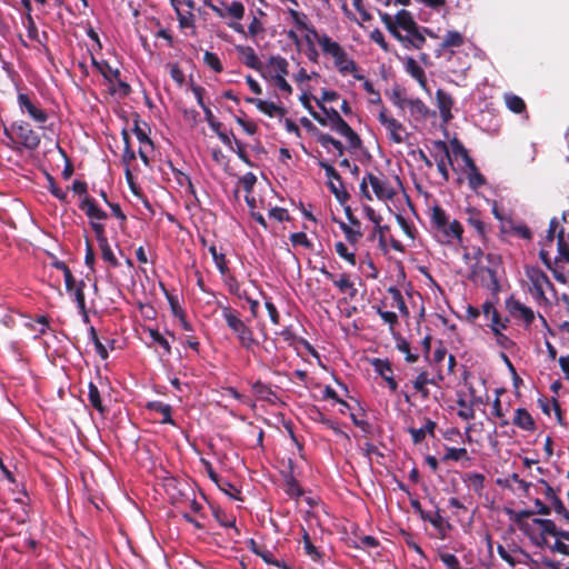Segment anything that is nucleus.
I'll return each instance as SVG.
<instances>
[{
	"label": "nucleus",
	"instance_id": "obj_30",
	"mask_svg": "<svg viewBox=\"0 0 569 569\" xmlns=\"http://www.w3.org/2000/svg\"><path fill=\"white\" fill-rule=\"evenodd\" d=\"M88 400L90 405L101 415L107 412V408L102 402L100 391L93 382L88 385Z\"/></svg>",
	"mask_w": 569,
	"mask_h": 569
},
{
	"label": "nucleus",
	"instance_id": "obj_55",
	"mask_svg": "<svg viewBox=\"0 0 569 569\" xmlns=\"http://www.w3.org/2000/svg\"><path fill=\"white\" fill-rule=\"evenodd\" d=\"M203 61L204 63L211 68L214 72L220 73L223 71L222 63L219 59V57L210 51H206L203 54Z\"/></svg>",
	"mask_w": 569,
	"mask_h": 569
},
{
	"label": "nucleus",
	"instance_id": "obj_64",
	"mask_svg": "<svg viewBox=\"0 0 569 569\" xmlns=\"http://www.w3.org/2000/svg\"><path fill=\"white\" fill-rule=\"evenodd\" d=\"M377 313L381 317V319L389 325L390 329L398 325V316L393 311H385L381 307L376 308Z\"/></svg>",
	"mask_w": 569,
	"mask_h": 569
},
{
	"label": "nucleus",
	"instance_id": "obj_20",
	"mask_svg": "<svg viewBox=\"0 0 569 569\" xmlns=\"http://www.w3.org/2000/svg\"><path fill=\"white\" fill-rule=\"evenodd\" d=\"M513 425L526 431H535L536 423L532 416L525 408H518L515 411Z\"/></svg>",
	"mask_w": 569,
	"mask_h": 569
},
{
	"label": "nucleus",
	"instance_id": "obj_21",
	"mask_svg": "<svg viewBox=\"0 0 569 569\" xmlns=\"http://www.w3.org/2000/svg\"><path fill=\"white\" fill-rule=\"evenodd\" d=\"M436 427H437L436 422L433 420L427 418L423 427L409 428L408 432L412 437V442L415 445H418L426 438L427 435L435 436Z\"/></svg>",
	"mask_w": 569,
	"mask_h": 569
},
{
	"label": "nucleus",
	"instance_id": "obj_2",
	"mask_svg": "<svg viewBox=\"0 0 569 569\" xmlns=\"http://www.w3.org/2000/svg\"><path fill=\"white\" fill-rule=\"evenodd\" d=\"M222 318L224 319L228 328L236 335L239 345L248 350L252 351L258 346V341L254 338L253 330L243 321L238 310L230 306H220Z\"/></svg>",
	"mask_w": 569,
	"mask_h": 569
},
{
	"label": "nucleus",
	"instance_id": "obj_50",
	"mask_svg": "<svg viewBox=\"0 0 569 569\" xmlns=\"http://www.w3.org/2000/svg\"><path fill=\"white\" fill-rule=\"evenodd\" d=\"M300 101L303 106L305 109L308 110V112L310 113V116L321 126H327V119L322 117V114H320L319 112L315 111L311 103H310V98L307 93H302L300 96Z\"/></svg>",
	"mask_w": 569,
	"mask_h": 569
},
{
	"label": "nucleus",
	"instance_id": "obj_39",
	"mask_svg": "<svg viewBox=\"0 0 569 569\" xmlns=\"http://www.w3.org/2000/svg\"><path fill=\"white\" fill-rule=\"evenodd\" d=\"M212 515L214 517V519L222 526V527H226V528H233L234 531L237 533H239V530L238 528L236 527V517L232 516V515H228L222 509L220 508H213L212 509Z\"/></svg>",
	"mask_w": 569,
	"mask_h": 569
},
{
	"label": "nucleus",
	"instance_id": "obj_16",
	"mask_svg": "<svg viewBox=\"0 0 569 569\" xmlns=\"http://www.w3.org/2000/svg\"><path fill=\"white\" fill-rule=\"evenodd\" d=\"M321 273L333 282V284L339 289L340 292H347L350 290V297L355 298L357 293V289L353 287V283L350 280V276L347 273H342L339 280H335V274L328 271L326 268L321 269Z\"/></svg>",
	"mask_w": 569,
	"mask_h": 569
},
{
	"label": "nucleus",
	"instance_id": "obj_49",
	"mask_svg": "<svg viewBox=\"0 0 569 569\" xmlns=\"http://www.w3.org/2000/svg\"><path fill=\"white\" fill-rule=\"evenodd\" d=\"M423 520L429 521L436 529L439 531H443L445 526L450 527L448 522L443 519V517L437 511L433 516L430 513H427L425 511H421L420 516Z\"/></svg>",
	"mask_w": 569,
	"mask_h": 569
},
{
	"label": "nucleus",
	"instance_id": "obj_36",
	"mask_svg": "<svg viewBox=\"0 0 569 569\" xmlns=\"http://www.w3.org/2000/svg\"><path fill=\"white\" fill-rule=\"evenodd\" d=\"M479 272L488 278V282L485 286L495 295L500 291V283L498 280L497 271L489 267H480Z\"/></svg>",
	"mask_w": 569,
	"mask_h": 569
},
{
	"label": "nucleus",
	"instance_id": "obj_48",
	"mask_svg": "<svg viewBox=\"0 0 569 569\" xmlns=\"http://www.w3.org/2000/svg\"><path fill=\"white\" fill-rule=\"evenodd\" d=\"M286 492L295 499H298L303 495L301 486L291 475L286 478Z\"/></svg>",
	"mask_w": 569,
	"mask_h": 569
},
{
	"label": "nucleus",
	"instance_id": "obj_43",
	"mask_svg": "<svg viewBox=\"0 0 569 569\" xmlns=\"http://www.w3.org/2000/svg\"><path fill=\"white\" fill-rule=\"evenodd\" d=\"M84 287H86V283L83 280H81L78 284L74 286L72 291L74 293V299H76V302H77V306H78L80 312L83 313L86 320H88L87 309H86Z\"/></svg>",
	"mask_w": 569,
	"mask_h": 569
},
{
	"label": "nucleus",
	"instance_id": "obj_7",
	"mask_svg": "<svg viewBox=\"0 0 569 569\" xmlns=\"http://www.w3.org/2000/svg\"><path fill=\"white\" fill-rule=\"evenodd\" d=\"M319 166H320V168H322L325 170L326 176L330 180L328 183V187H329L330 191L335 194L336 199L340 203L347 202L350 198V194L343 187L342 178L338 173V171L326 160H320Z\"/></svg>",
	"mask_w": 569,
	"mask_h": 569
},
{
	"label": "nucleus",
	"instance_id": "obj_40",
	"mask_svg": "<svg viewBox=\"0 0 569 569\" xmlns=\"http://www.w3.org/2000/svg\"><path fill=\"white\" fill-rule=\"evenodd\" d=\"M289 13L292 18V21L299 29L306 30L309 33H313V37H318V31L316 30V28L307 23V16L305 13H300L293 9H290Z\"/></svg>",
	"mask_w": 569,
	"mask_h": 569
},
{
	"label": "nucleus",
	"instance_id": "obj_27",
	"mask_svg": "<svg viewBox=\"0 0 569 569\" xmlns=\"http://www.w3.org/2000/svg\"><path fill=\"white\" fill-rule=\"evenodd\" d=\"M426 43V37L422 33L420 27L418 26L415 31H409L406 34V40L403 42V47L406 49H421Z\"/></svg>",
	"mask_w": 569,
	"mask_h": 569
},
{
	"label": "nucleus",
	"instance_id": "obj_18",
	"mask_svg": "<svg viewBox=\"0 0 569 569\" xmlns=\"http://www.w3.org/2000/svg\"><path fill=\"white\" fill-rule=\"evenodd\" d=\"M413 388L417 392H419L422 399H428L430 396L428 385L437 386L438 382L436 378H430L428 371L422 370L418 373L416 379L412 381Z\"/></svg>",
	"mask_w": 569,
	"mask_h": 569
},
{
	"label": "nucleus",
	"instance_id": "obj_37",
	"mask_svg": "<svg viewBox=\"0 0 569 569\" xmlns=\"http://www.w3.org/2000/svg\"><path fill=\"white\" fill-rule=\"evenodd\" d=\"M52 266L58 269V270H61L63 273H62V277H64V284H66V290L68 292H72L74 286H76V279L70 270V268L67 266V263L64 261H61V260H57L52 263Z\"/></svg>",
	"mask_w": 569,
	"mask_h": 569
},
{
	"label": "nucleus",
	"instance_id": "obj_53",
	"mask_svg": "<svg viewBox=\"0 0 569 569\" xmlns=\"http://www.w3.org/2000/svg\"><path fill=\"white\" fill-rule=\"evenodd\" d=\"M335 249H336V252L338 253V256L342 259H345L347 262H349L351 266H356L357 264V259H356V253L355 252H350L348 250V247L339 241L335 244Z\"/></svg>",
	"mask_w": 569,
	"mask_h": 569
},
{
	"label": "nucleus",
	"instance_id": "obj_13",
	"mask_svg": "<svg viewBox=\"0 0 569 569\" xmlns=\"http://www.w3.org/2000/svg\"><path fill=\"white\" fill-rule=\"evenodd\" d=\"M467 223L469 227H471L477 236L480 238L482 242H487L488 240V226L482 220L480 211H478L476 208H468L467 209Z\"/></svg>",
	"mask_w": 569,
	"mask_h": 569
},
{
	"label": "nucleus",
	"instance_id": "obj_44",
	"mask_svg": "<svg viewBox=\"0 0 569 569\" xmlns=\"http://www.w3.org/2000/svg\"><path fill=\"white\" fill-rule=\"evenodd\" d=\"M302 542H303V549H305V552L313 560V561H319L321 560V552L317 549V547L312 543L311 541V538L309 536V533L303 530V536H302Z\"/></svg>",
	"mask_w": 569,
	"mask_h": 569
},
{
	"label": "nucleus",
	"instance_id": "obj_60",
	"mask_svg": "<svg viewBox=\"0 0 569 569\" xmlns=\"http://www.w3.org/2000/svg\"><path fill=\"white\" fill-rule=\"evenodd\" d=\"M24 26L27 28L29 39H31L33 41L41 42V40L39 39V32H38L37 24L32 18L31 13L26 14Z\"/></svg>",
	"mask_w": 569,
	"mask_h": 569
},
{
	"label": "nucleus",
	"instance_id": "obj_15",
	"mask_svg": "<svg viewBox=\"0 0 569 569\" xmlns=\"http://www.w3.org/2000/svg\"><path fill=\"white\" fill-rule=\"evenodd\" d=\"M528 277L537 292V296L541 299H546L543 286L546 284L550 289H553V284L551 283L548 276L542 270L536 268L528 273Z\"/></svg>",
	"mask_w": 569,
	"mask_h": 569
},
{
	"label": "nucleus",
	"instance_id": "obj_63",
	"mask_svg": "<svg viewBox=\"0 0 569 569\" xmlns=\"http://www.w3.org/2000/svg\"><path fill=\"white\" fill-rule=\"evenodd\" d=\"M149 335L153 342L158 343L163 348L164 352L169 355L171 352V346L169 341L156 329H150Z\"/></svg>",
	"mask_w": 569,
	"mask_h": 569
},
{
	"label": "nucleus",
	"instance_id": "obj_29",
	"mask_svg": "<svg viewBox=\"0 0 569 569\" xmlns=\"http://www.w3.org/2000/svg\"><path fill=\"white\" fill-rule=\"evenodd\" d=\"M467 169L468 183L472 190L477 191L479 188L483 187L487 183L486 177L479 171L476 163L470 167H467Z\"/></svg>",
	"mask_w": 569,
	"mask_h": 569
},
{
	"label": "nucleus",
	"instance_id": "obj_32",
	"mask_svg": "<svg viewBox=\"0 0 569 569\" xmlns=\"http://www.w3.org/2000/svg\"><path fill=\"white\" fill-rule=\"evenodd\" d=\"M557 250L558 257L556 261L563 260L569 263V242L566 239L565 229L561 228L557 233Z\"/></svg>",
	"mask_w": 569,
	"mask_h": 569
},
{
	"label": "nucleus",
	"instance_id": "obj_52",
	"mask_svg": "<svg viewBox=\"0 0 569 569\" xmlns=\"http://www.w3.org/2000/svg\"><path fill=\"white\" fill-rule=\"evenodd\" d=\"M397 349L405 355V360L408 363H415L419 356L411 352L410 343L406 339H400L397 342Z\"/></svg>",
	"mask_w": 569,
	"mask_h": 569
},
{
	"label": "nucleus",
	"instance_id": "obj_12",
	"mask_svg": "<svg viewBox=\"0 0 569 569\" xmlns=\"http://www.w3.org/2000/svg\"><path fill=\"white\" fill-rule=\"evenodd\" d=\"M369 184L371 186L376 197L380 200L392 199L396 194L392 187L386 178L378 177L372 172L366 173Z\"/></svg>",
	"mask_w": 569,
	"mask_h": 569
},
{
	"label": "nucleus",
	"instance_id": "obj_14",
	"mask_svg": "<svg viewBox=\"0 0 569 569\" xmlns=\"http://www.w3.org/2000/svg\"><path fill=\"white\" fill-rule=\"evenodd\" d=\"M437 106L443 122L448 123L452 119L451 108L453 106L452 97L442 89L436 92Z\"/></svg>",
	"mask_w": 569,
	"mask_h": 569
},
{
	"label": "nucleus",
	"instance_id": "obj_45",
	"mask_svg": "<svg viewBox=\"0 0 569 569\" xmlns=\"http://www.w3.org/2000/svg\"><path fill=\"white\" fill-rule=\"evenodd\" d=\"M533 523L538 525L541 528V533L546 536L550 535L557 538L561 531L560 529L557 528L556 523L550 519L536 518L533 519Z\"/></svg>",
	"mask_w": 569,
	"mask_h": 569
},
{
	"label": "nucleus",
	"instance_id": "obj_58",
	"mask_svg": "<svg viewBox=\"0 0 569 569\" xmlns=\"http://www.w3.org/2000/svg\"><path fill=\"white\" fill-rule=\"evenodd\" d=\"M226 13L240 20L244 16V6L240 1H232L230 4L226 6Z\"/></svg>",
	"mask_w": 569,
	"mask_h": 569
},
{
	"label": "nucleus",
	"instance_id": "obj_19",
	"mask_svg": "<svg viewBox=\"0 0 569 569\" xmlns=\"http://www.w3.org/2000/svg\"><path fill=\"white\" fill-rule=\"evenodd\" d=\"M237 52L243 57V63L257 71L262 70V63L256 54L253 48L248 46H236Z\"/></svg>",
	"mask_w": 569,
	"mask_h": 569
},
{
	"label": "nucleus",
	"instance_id": "obj_17",
	"mask_svg": "<svg viewBox=\"0 0 569 569\" xmlns=\"http://www.w3.org/2000/svg\"><path fill=\"white\" fill-rule=\"evenodd\" d=\"M289 63L286 58L281 56H271L268 59L266 68L268 69V72L270 73V77H282L288 76Z\"/></svg>",
	"mask_w": 569,
	"mask_h": 569
},
{
	"label": "nucleus",
	"instance_id": "obj_56",
	"mask_svg": "<svg viewBox=\"0 0 569 569\" xmlns=\"http://www.w3.org/2000/svg\"><path fill=\"white\" fill-rule=\"evenodd\" d=\"M290 241L293 246H301L306 249L312 250L313 243L309 240L307 234L302 231L290 234Z\"/></svg>",
	"mask_w": 569,
	"mask_h": 569
},
{
	"label": "nucleus",
	"instance_id": "obj_54",
	"mask_svg": "<svg viewBox=\"0 0 569 569\" xmlns=\"http://www.w3.org/2000/svg\"><path fill=\"white\" fill-rule=\"evenodd\" d=\"M90 339L94 345V349L97 353L101 357V359L106 360L109 356L107 348L100 341L98 333L94 329V327H90L89 329Z\"/></svg>",
	"mask_w": 569,
	"mask_h": 569
},
{
	"label": "nucleus",
	"instance_id": "obj_26",
	"mask_svg": "<svg viewBox=\"0 0 569 569\" xmlns=\"http://www.w3.org/2000/svg\"><path fill=\"white\" fill-rule=\"evenodd\" d=\"M395 23H397L400 29L406 31L407 33L409 31H415L418 27L417 22L415 21L411 12L402 9L400 10L396 17L393 18Z\"/></svg>",
	"mask_w": 569,
	"mask_h": 569
},
{
	"label": "nucleus",
	"instance_id": "obj_3",
	"mask_svg": "<svg viewBox=\"0 0 569 569\" xmlns=\"http://www.w3.org/2000/svg\"><path fill=\"white\" fill-rule=\"evenodd\" d=\"M317 106L327 119V126L340 136L345 137L351 149H359L361 147V139L359 134L342 119L340 113L333 108H327L321 101H317Z\"/></svg>",
	"mask_w": 569,
	"mask_h": 569
},
{
	"label": "nucleus",
	"instance_id": "obj_38",
	"mask_svg": "<svg viewBox=\"0 0 569 569\" xmlns=\"http://www.w3.org/2000/svg\"><path fill=\"white\" fill-rule=\"evenodd\" d=\"M505 102L507 108L513 113H522L526 111L527 107L523 99L513 93L505 94Z\"/></svg>",
	"mask_w": 569,
	"mask_h": 569
},
{
	"label": "nucleus",
	"instance_id": "obj_46",
	"mask_svg": "<svg viewBox=\"0 0 569 569\" xmlns=\"http://www.w3.org/2000/svg\"><path fill=\"white\" fill-rule=\"evenodd\" d=\"M451 146H452V151L456 156H460L466 164V167H470L472 164H475V161L473 159L469 156V152L468 150L465 148V146L457 139L455 138L452 141H451Z\"/></svg>",
	"mask_w": 569,
	"mask_h": 569
},
{
	"label": "nucleus",
	"instance_id": "obj_35",
	"mask_svg": "<svg viewBox=\"0 0 569 569\" xmlns=\"http://www.w3.org/2000/svg\"><path fill=\"white\" fill-rule=\"evenodd\" d=\"M333 59L336 67L341 73L346 74L357 71L356 62L347 56L345 50L341 51V56H336Z\"/></svg>",
	"mask_w": 569,
	"mask_h": 569
},
{
	"label": "nucleus",
	"instance_id": "obj_4",
	"mask_svg": "<svg viewBox=\"0 0 569 569\" xmlns=\"http://www.w3.org/2000/svg\"><path fill=\"white\" fill-rule=\"evenodd\" d=\"M3 133L13 143H19L24 149L31 151L36 150L41 142L39 133L33 130L29 122L22 120L13 122L10 129L4 128Z\"/></svg>",
	"mask_w": 569,
	"mask_h": 569
},
{
	"label": "nucleus",
	"instance_id": "obj_11",
	"mask_svg": "<svg viewBox=\"0 0 569 569\" xmlns=\"http://www.w3.org/2000/svg\"><path fill=\"white\" fill-rule=\"evenodd\" d=\"M370 362L375 371L387 382L390 391L396 392L398 382L393 377V369L389 359L373 358Z\"/></svg>",
	"mask_w": 569,
	"mask_h": 569
},
{
	"label": "nucleus",
	"instance_id": "obj_22",
	"mask_svg": "<svg viewBox=\"0 0 569 569\" xmlns=\"http://www.w3.org/2000/svg\"><path fill=\"white\" fill-rule=\"evenodd\" d=\"M313 38L320 44L323 53L330 54L332 58H335L336 56H341V51L345 50L338 42L331 40V38L327 34L320 36L318 33V37Z\"/></svg>",
	"mask_w": 569,
	"mask_h": 569
},
{
	"label": "nucleus",
	"instance_id": "obj_9",
	"mask_svg": "<svg viewBox=\"0 0 569 569\" xmlns=\"http://www.w3.org/2000/svg\"><path fill=\"white\" fill-rule=\"evenodd\" d=\"M506 309L513 319L521 320L526 328L530 327L535 321L533 310L521 303L513 296L506 300Z\"/></svg>",
	"mask_w": 569,
	"mask_h": 569
},
{
	"label": "nucleus",
	"instance_id": "obj_24",
	"mask_svg": "<svg viewBox=\"0 0 569 569\" xmlns=\"http://www.w3.org/2000/svg\"><path fill=\"white\" fill-rule=\"evenodd\" d=\"M147 409L150 411L159 412L162 416L161 423L176 426L174 420L171 417V406L163 403L162 401H151L147 405Z\"/></svg>",
	"mask_w": 569,
	"mask_h": 569
},
{
	"label": "nucleus",
	"instance_id": "obj_31",
	"mask_svg": "<svg viewBox=\"0 0 569 569\" xmlns=\"http://www.w3.org/2000/svg\"><path fill=\"white\" fill-rule=\"evenodd\" d=\"M258 110L269 116L270 118H282L287 113V110L283 107L277 106L276 103L266 100H261L258 102Z\"/></svg>",
	"mask_w": 569,
	"mask_h": 569
},
{
	"label": "nucleus",
	"instance_id": "obj_25",
	"mask_svg": "<svg viewBox=\"0 0 569 569\" xmlns=\"http://www.w3.org/2000/svg\"><path fill=\"white\" fill-rule=\"evenodd\" d=\"M405 69L413 79H416L419 82V84L422 88H426V86H427L426 73H425L423 69L418 64V62L413 58H411V57L407 58L406 63H405Z\"/></svg>",
	"mask_w": 569,
	"mask_h": 569
},
{
	"label": "nucleus",
	"instance_id": "obj_61",
	"mask_svg": "<svg viewBox=\"0 0 569 569\" xmlns=\"http://www.w3.org/2000/svg\"><path fill=\"white\" fill-rule=\"evenodd\" d=\"M389 98L391 102L401 110H403L406 103H408L409 101L405 98L402 89L400 87H395Z\"/></svg>",
	"mask_w": 569,
	"mask_h": 569
},
{
	"label": "nucleus",
	"instance_id": "obj_8",
	"mask_svg": "<svg viewBox=\"0 0 569 569\" xmlns=\"http://www.w3.org/2000/svg\"><path fill=\"white\" fill-rule=\"evenodd\" d=\"M431 144V156L437 163L438 171L441 174L443 181L448 182L450 178L448 164L452 166L449 148L442 140H435Z\"/></svg>",
	"mask_w": 569,
	"mask_h": 569
},
{
	"label": "nucleus",
	"instance_id": "obj_62",
	"mask_svg": "<svg viewBox=\"0 0 569 569\" xmlns=\"http://www.w3.org/2000/svg\"><path fill=\"white\" fill-rule=\"evenodd\" d=\"M492 333L496 338L497 345L502 349L510 350L515 346V342L508 336L502 333V330H497L495 328Z\"/></svg>",
	"mask_w": 569,
	"mask_h": 569
},
{
	"label": "nucleus",
	"instance_id": "obj_57",
	"mask_svg": "<svg viewBox=\"0 0 569 569\" xmlns=\"http://www.w3.org/2000/svg\"><path fill=\"white\" fill-rule=\"evenodd\" d=\"M468 458V451L466 448H447V452L443 456V460H453L459 461L461 459Z\"/></svg>",
	"mask_w": 569,
	"mask_h": 569
},
{
	"label": "nucleus",
	"instance_id": "obj_42",
	"mask_svg": "<svg viewBox=\"0 0 569 569\" xmlns=\"http://www.w3.org/2000/svg\"><path fill=\"white\" fill-rule=\"evenodd\" d=\"M208 249L210 254L212 256L217 269L222 276H226L229 272L226 256L223 253L218 252L217 247L214 244L209 246Z\"/></svg>",
	"mask_w": 569,
	"mask_h": 569
},
{
	"label": "nucleus",
	"instance_id": "obj_5",
	"mask_svg": "<svg viewBox=\"0 0 569 569\" xmlns=\"http://www.w3.org/2000/svg\"><path fill=\"white\" fill-rule=\"evenodd\" d=\"M79 208L89 218L90 226L94 232L97 241L100 242L107 240L108 238L104 224L100 222L101 220H106L108 218L107 212L99 208L96 200L91 197H83Z\"/></svg>",
	"mask_w": 569,
	"mask_h": 569
},
{
	"label": "nucleus",
	"instance_id": "obj_33",
	"mask_svg": "<svg viewBox=\"0 0 569 569\" xmlns=\"http://www.w3.org/2000/svg\"><path fill=\"white\" fill-rule=\"evenodd\" d=\"M316 140L318 143H320L323 148H328L330 144L337 150L339 156H342L345 152V147L341 141L335 139L328 133L317 131L316 133Z\"/></svg>",
	"mask_w": 569,
	"mask_h": 569
},
{
	"label": "nucleus",
	"instance_id": "obj_23",
	"mask_svg": "<svg viewBox=\"0 0 569 569\" xmlns=\"http://www.w3.org/2000/svg\"><path fill=\"white\" fill-rule=\"evenodd\" d=\"M463 43V36L459 31L450 30L446 33L443 41L439 46V49H437V56L439 57L445 49L458 48L461 47Z\"/></svg>",
	"mask_w": 569,
	"mask_h": 569
},
{
	"label": "nucleus",
	"instance_id": "obj_51",
	"mask_svg": "<svg viewBox=\"0 0 569 569\" xmlns=\"http://www.w3.org/2000/svg\"><path fill=\"white\" fill-rule=\"evenodd\" d=\"M466 481L469 482L470 487L475 492L479 493L485 487V476L478 472H470L466 475Z\"/></svg>",
	"mask_w": 569,
	"mask_h": 569
},
{
	"label": "nucleus",
	"instance_id": "obj_47",
	"mask_svg": "<svg viewBox=\"0 0 569 569\" xmlns=\"http://www.w3.org/2000/svg\"><path fill=\"white\" fill-rule=\"evenodd\" d=\"M457 405L461 408L458 411V416L463 420H472L475 419V408L470 402H467L465 398L459 397L457 400Z\"/></svg>",
	"mask_w": 569,
	"mask_h": 569
},
{
	"label": "nucleus",
	"instance_id": "obj_28",
	"mask_svg": "<svg viewBox=\"0 0 569 569\" xmlns=\"http://www.w3.org/2000/svg\"><path fill=\"white\" fill-rule=\"evenodd\" d=\"M387 291L392 299L390 307L397 308L403 317H409V309L405 302L401 291L397 287H389Z\"/></svg>",
	"mask_w": 569,
	"mask_h": 569
},
{
	"label": "nucleus",
	"instance_id": "obj_34",
	"mask_svg": "<svg viewBox=\"0 0 569 569\" xmlns=\"http://www.w3.org/2000/svg\"><path fill=\"white\" fill-rule=\"evenodd\" d=\"M379 16H380V19L383 22L385 27L387 28V30L398 41H400L403 44V42L406 40V36L401 34V32L399 31L400 27H398L397 23H395L393 18L389 13L382 12V11H379Z\"/></svg>",
	"mask_w": 569,
	"mask_h": 569
},
{
	"label": "nucleus",
	"instance_id": "obj_6",
	"mask_svg": "<svg viewBox=\"0 0 569 569\" xmlns=\"http://www.w3.org/2000/svg\"><path fill=\"white\" fill-rule=\"evenodd\" d=\"M17 102L20 111L23 114H28L33 122L42 128L41 124L48 120L49 116L47 111L40 107V102L34 94L19 92L17 96Z\"/></svg>",
	"mask_w": 569,
	"mask_h": 569
},
{
	"label": "nucleus",
	"instance_id": "obj_59",
	"mask_svg": "<svg viewBox=\"0 0 569 569\" xmlns=\"http://www.w3.org/2000/svg\"><path fill=\"white\" fill-rule=\"evenodd\" d=\"M408 106L413 114H418L423 118L428 116L429 109L420 99L417 98L409 100Z\"/></svg>",
	"mask_w": 569,
	"mask_h": 569
},
{
	"label": "nucleus",
	"instance_id": "obj_10",
	"mask_svg": "<svg viewBox=\"0 0 569 569\" xmlns=\"http://www.w3.org/2000/svg\"><path fill=\"white\" fill-rule=\"evenodd\" d=\"M378 120L389 132V138L392 142L402 143L405 141L402 134V132L406 131L405 126L396 118L388 116V111L385 107L381 108Z\"/></svg>",
	"mask_w": 569,
	"mask_h": 569
},
{
	"label": "nucleus",
	"instance_id": "obj_41",
	"mask_svg": "<svg viewBox=\"0 0 569 569\" xmlns=\"http://www.w3.org/2000/svg\"><path fill=\"white\" fill-rule=\"evenodd\" d=\"M98 246H99V249L101 251V258L108 262L110 264V267L112 268H117L120 266L117 257L114 256L111 247H110V243L107 240H103V241H100L98 242Z\"/></svg>",
	"mask_w": 569,
	"mask_h": 569
},
{
	"label": "nucleus",
	"instance_id": "obj_1",
	"mask_svg": "<svg viewBox=\"0 0 569 569\" xmlns=\"http://www.w3.org/2000/svg\"><path fill=\"white\" fill-rule=\"evenodd\" d=\"M430 224L433 237L441 244L462 243L463 227L458 220H449L443 208L435 206L431 209Z\"/></svg>",
	"mask_w": 569,
	"mask_h": 569
}]
</instances>
